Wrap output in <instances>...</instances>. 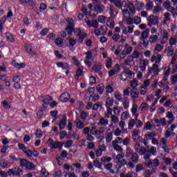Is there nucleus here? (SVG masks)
<instances>
[{
  "instance_id": "nucleus-1",
  "label": "nucleus",
  "mask_w": 177,
  "mask_h": 177,
  "mask_svg": "<svg viewBox=\"0 0 177 177\" xmlns=\"http://www.w3.org/2000/svg\"><path fill=\"white\" fill-rule=\"evenodd\" d=\"M122 142L123 140L121 138L117 137L115 140L112 142V147L114 149V150H116L117 151H123L124 149H122V147H121V146L119 145H121Z\"/></svg>"
},
{
  "instance_id": "nucleus-2",
  "label": "nucleus",
  "mask_w": 177,
  "mask_h": 177,
  "mask_svg": "<svg viewBox=\"0 0 177 177\" xmlns=\"http://www.w3.org/2000/svg\"><path fill=\"white\" fill-rule=\"evenodd\" d=\"M160 71H161V69L158 68V65L157 64H153L152 67L148 68L147 75H151V74H153L152 77H154L156 75H158Z\"/></svg>"
},
{
  "instance_id": "nucleus-3",
  "label": "nucleus",
  "mask_w": 177,
  "mask_h": 177,
  "mask_svg": "<svg viewBox=\"0 0 177 177\" xmlns=\"http://www.w3.org/2000/svg\"><path fill=\"white\" fill-rule=\"evenodd\" d=\"M147 20L149 27H151L152 26H158V17L156 15H151L148 17Z\"/></svg>"
},
{
  "instance_id": "nucleus-4",
  "label": "nucleus",
  "mask_w": 177,
  "mask_h": 177,
  "mask_svg": "<svg viewBox=\"0 0 177 177\" xmlns=\"http://www.w3.org/2000/svg\"><path fill=\"white\" fill-rule=\"evenodd\" d=\"M130 95L133 103H136V102H138V99H139V91L136 88H131Z\"/></svg>"
},
{
  "instance_id": "nucleus-5",
  "label": "nucleus",
  "mask_w": 177,
  "mask_h": 177,
  "mask_svg": "<svg viewBox=\"0 0 177 177\" xmlns=\"http://www.w3.org/2000/svg\"><path fill=\"white\" fill-rule=\"evenodd\" d=\"M8 175L12 176V175H15V176H20V175H23V169L19 167H15L12 169L8 170Z\"/></svg>"
},
{
  "instance_id": "nucleus-6",
  "label": "nucleus",
  "mask_w": 177,
  "mask_h": 177,
  "mask_svg": "<svg viewBox=\"0 0 177 177\" xmlns=\"http://www.w3.org/2000/svg\"><path fill=\"white\" fill-rule=\"evenodd\" d=\"M74 34L76 35V37H79V39L81 40V42L84 41V39L86 38V37L88 35L86 33L82 32L80 29L75 28L73 30Z\"/></svg>"
},
{
  "instance_id": "nucleus-7",
  "label": "nucleus",
  "mask_w": 177,
  "mask_h": 177,
  "mask_svg": "<svg viewBox=\"0 0 177 177\" xmlns=\"http://www.w3.org/2000/svg\"><path fill=\"white\" fill-rule=\"evenodd\" d=\"M84 21L87 24L88 27H93V28H97L99 27V22H97V20L96 19H93L91 22V20H89L88 18H86Z\"/></svg>"
},
{
  "instance_id": "nucleus-8",
  "label": "nucleus",
  "mask_w": 177,
  "mask_h": 177,
  "mask_svg": "<svg viewBox=\"0 0 177 177\" xmlns=\"http://www.w3.org/2000/svg\"><path fill=\"white\" fill-rule=\"evenodd\" d=\"M94 33L96 37H99V35H106V34H107L106 26H102L100 29H95Z\"/></svg>"
},
{
  "instance_id": "nucleus-9",
  "label": "nucleus",
  "mask_w": 177,
  "mask_h": 177,
  "mask_svg": "<svg viewBox=\"0 0 177 177\" xmlns=\"http://www.w3.org/2000/svg\"><path fill=\"white\" fill-rule=\"evenodd\" d=\"M71 97L68 93H64L59 96V100L63 103H66V102H68V100Z\"/></svg>"
},
{
  "instance_id": "nucleus-10",
  "label": "nucleus",
  "mask_w": 177,
  "mask_h": 177,
  "mask_svg": "<svg viewBox=\"0 0 177 177\" xmlns=\"http://www.w3.org/2000/svg\"><path fill=\"white\" fill-rule=\"evenodd\" d=\"M104 9H106V7H104V6L100 3L94 6V10L97 13H102Z\"/></svg>"
},
{
  "instance_id": "nucleus-11",
  "label": "nucleus",
  "mask_w": 177,
  "mask_h": 177,
  "mask_svg": "<svg viewBox=\"0 0 177 177\" xmlns=\"http://www.w3.org/2000/svg\"><path fill=\"white\" fill-rule=\"evenodd\" d=\"M18 147H19L20 150L23 151L24 153H25V154L30 155V149H28L27 147H26L24 144H21V143L18 144Z\"/></svg>"
},
{
  "instance_id": "nucleus-12",
  "label": "nucleus",
  "mask_w": 177,
  "mask_h": 177,
  "mask_svg": "<svg viewBox=\"0 0 177 177\" xmlns=\"http://www.w3.org/2000/svg\"><path fill=\"white\" fill-rule=\"evenodd\" d=\"M110 2L113 3L116 8L119 9H122V5H124V1L121 2V0H110Z\"/></svg>"
},
{
  "instance_id": "nucleus-13",
  "label": "nucleus",
  "mask_w": 177,
  "mask_h": 177,
  "mask_svg": "<svg viewBox=\"0 0 177 177\" xmlns=\"http://www.w3.org/2000/svg\"><path fill=\"white\" fill-rule=\"evenodd\" d=\"M167 41H168V32H167V30H165L162 34V38L160 41V44H162V45H165V44H167Z\"/></svg>"
},
{
  "instance_id": "nucleus-14",
  "label": "nucleus",
  "mask_w": 177,
  "mask_h": 177,
  "mask_svg": "<svg viewBox=\"0 0 177 177\" xmlns=\"http://www.w3.org/2000/svg\"><path fill=\"white\" fill-rule=\"evenodd\" d=\"M149 32H150V30L149 29H146L141 33V37H140V41H142L143 39H147V38L149 37Z\"/></svg>"
},
{
  "instance_id": "nucleus-15",
  "label": "nucleus",
  "mask_w": 177,
  "mask_h": 177,
  "mask_svg": "<svg viewBox=\"0 0 177 177\" xmlns=\"http://www.w3.org/2000/svg\"><path fill=\"white\" fill-rule=\"evenodd\" d=\"M131 159L132 162L134 164H138V161H139V155L136 152H134L132 153Z\"/></svg>"
},
{
  "instance_id": "nucleus-16",
  "label": "nucleus",
  "mask_w": 177,
  "mask_h": 177,
  "mask_svg": "<svg viewBox=\"0 0 177 177\" xmlns=\"http://www.w3.org/2000/svg\"><path fill=\"white\" fill-rule=\"evenodd\" d=\"M67 124V118H64L62 119V120L59 122V129H64L66 127V124Z\"/></svg>"
},
{
  "instance_id": "nucleus-17",
  "label": "nucleus",
  "mask_w": 177,
  "mask_h": 177,
  "mask_svg": "<svg viewBox=\"0 0 177 177\" xmlns=\"http://www.w3.org/2000/svg\"><path fill=\"white\" fill-rule=\"evenodd\" d=\"M57 67H62L63 70H68L70 68V65L67 63H63V62H58L57 63Z\"/></svg>"
},
{
  "instance_id": "nucleus-18",
  "label": "nucleus",
  "mask_w": 177,
  "mask_h": 177,
  "mask_svg": "<svg viewBox=\"0 0 177 177\" xmlns=\"http://www.w3.org/2000/svg\"><path fill=\"white\" fill-rule=\"evenodd\" d=\"M114 104V100L113 98L108 97L106 98L105 106L106 108H110Z\"/></svg>"
},
{
  "instance_id": "nucleus-19",
  "label": "nucleus",
  "mask_w": 177,
  "mask_h": 177,
  "mask_svg": "<svg viewBox=\"0 0 177 177\" xmlns=\"http://www.w3.org/2000/svg\"><path fill=\"white\" fill-rule=\"evenodd\" d=\"M30 153H29V155L26 154L27 157H28L30 160L32 158V156H34V157H38V156L39 155L38 151H37L36 150H33V151L30 150Z\"/></svg>"
},
{
  "instance_id": "nucleus-20",
  "label": "nucleus",
  "mask_w": 177,
  "mask_h": 177,
  "mask_svg": "<svg viewBox=\"0 0 177 177\" xmlns=\"http://www.w3.org/2000/svg\"><path fill=\"white\" fill-rule=\"evenodd\" d=\"M12 66H14V67H16V68L20 69V68H24L26 67V64L24 63L19 64L16 62V61H13Z\"/></svg>"
},
{
  "instance_id": "nucleus-21",
  "label": "nucleus",
  "mask_w": 177,
  "mask_h": 177,
  "mask_svg": "<svg viewBox=\"0 0 177 177\" xmlns=\"http://www.w3.org/2000/svg\"><path fill=\"white\" fill-rule=\"evenodd\" d=\"M12 66H14V67H16V68L20 69V68H24L26 67V64L24 63L19 64L16 62V61H13Z\"/></svg>"
},
{
  "instance_id": "nucleus-22",
  "label": "nucleus",
  "mask_w": 177,
  "mask_h": 177,
  "mask_svg": "<svg viewBox=\"0 0 177 177\" xmlns=\"http://www.w3.org/2000/svg\"><path fill=\"white\" fill-rule=\"evenodd\" d=\"M126 164H127V160L125 159L118 160L117 161V166L118 167V169H120L123 167V165H126Z\"/></svg>"
},
{
  "instance_id": "nucleus-23",
  "label": "nucleus",
  "mask_w": 177,
  "mask_h": 177,
  "mask_svg": "<svg viewBox=\"0 0 177 177\" xmlns=\"http://www.w3.org/2000/svg\"><path fill=\"white\" fill-rule=\"evenodd\" d=\"M130 57H131L132 61L133 62V59H139V57H140V53L136 50L133 52L131 55H130Z\"/></svg>"
},
{
  "instance_id": "nucleus-24",
  "label": "nucleus",
  "mask_w": 177,
  "mask_h": 177,
  "mask_svg": "<svg viewBox=\"0 0 177 177\" xmlns=\"http://www.w3.org/2000/svg\"><path fill=\"white\" fill-rule=\"evenodd\" d=\"M123 32L124 34H132V32H133V26H128L124 28Z\"/></svg>"
},
{
  "instance_id": "nucleus-25",
  "label": "nucleus",
  "mask_w": 177,
  "mask_h": 177,
  "mask_svg": "<svg viewBox=\"0 0 177 177\" xmlns=\"http://www.w3.org/2000/svg\"><path fill=\"white\" fill-rule=\"evenodd\" d=\"M75 124H76L77 129H82L85 127V124H84L81 120L75 121Z\"/></svg>"
},
{
  "instance_id": "nucleus-26",
  "label": "nucleus",
  "mask_w": 177,
  "mask_h": 177,
  "mask_svg": "<svg viewBox=\"0 0 177 177\" xmlns=\"http://www.w3.org/2000/svg\"><path fill=\"white\" fill-rule=\"evenodd\" d=\"M96 89L98 93H100V95H102L103 93V91H104V84H98L96 87Z\"/></svg>"
},
{
  "instance_id": "nucleus-27",
  "label": "nucleus",
  "mask_w": 177,
  "mask_h": 177,
  "mask_svg": "<svg viewBox=\"0 0 177 177\" xmlns=\"http://www.w3.org/2000/svg\"><path fill=\"white\" fill-rule=\"evenodd\" d=\"M98 125H102L104 127H107V125H109V120L104 119V118H100Z\"/></svg>"
},
{
  "instance_id": "nucleus-28",
  "label": "nucleus",
  "mask_w": 177,
  "mask_h": 177,
  "mask_svg": "<svg viewBox=\"0 0 177 177\" xmlns=\"http://www.w3.org/2000/svg\"><path fill=\"white\" fill-rule=\"evenodd\" d=\"M42 98L43 103H45L46 104H49V102L52 100V97L50 95L43 96Z\"/></svg>"
},
{
  "instance_id": "nucleus-29",
  "label": "nucleus",
  "mask_w": 177,
  "mask_h": 177,
  "mask_svg": "<svg viewBox=\"0 0 177 177\" xmlns=\"http://www.w3.org/2000/svg\"><path fill=\"white\" fill-rule=\"evenodd\" d=\"M35 165H34V163L28 161V163L26 164V168L28 170L32 171L35 169Z\"/></svg>"
},
{
  "instance_id": "nucleus-30",
  "label": "nucleus",
  "mask_w": 177,
  "mask_h": 177,
  "mask_svg": "<svg viewBox=\"0 0 177 177\" xmlns=\"http://www.w3.org/2000/svg\"><path fill=\"white\" fill-rule=\"evenodd\" d=\"M74 26H67L66 27V31H67L68 35H71L74 32Z\"/></svg>"
},
{
  "instance_id": "nucleus-31",
  "label": "nucleus",
  "mask_w": 177,
  "mask_h": 177,
  "mask_svg": "<svg viewBox=\"0 0 177 177\" xmlns=\"http://www.w3.org/2000/svg\"><path fill=\"white\" fill-rule=\"evenodd\" d=\"M122 105L124 106V109H125V110L128 109V107H129V100L128 97H125L124 98V102L122 103Z\"/></svg>"
},
{
  "instance_id": "nucleus-32",
  "label": "nucleus",
  "mask_w": 177,
  "mask_h": 177,
  "mask_svg": "<svg viewBox=\"0 0 177 177\" xmlns=\"http://www.w3.org/2000/svg\"><path fill=\"white\" fill-rule=\"evenodd\" d=\"M133 150L131 149V147H127L126 149V157L127 158L131 156L132 154H133Z\"/></svg>"
},
{
  "instance_id": "nucleus-33",
  "label": "nucleus",
  "mask_w": 177,
  "mask_h": 177,
  "mask_svg": "<svg viewBox=\"0 0 177 177\" xmlns=\"http://www.w3.org/2000/svg\"><path fill=\"white\" fill-rule=\"evenodd\" d=\"M113 140V132H109L106 133V142L107 143H110Z\"/></svg>"
},
{
  "instance_id": "nucleus-34",
  "label": "nucleus",
  "mask_w": 177,
  "mask_h": 177,
  "mask_svg": "<svg viewBox=\"0 0 177 177\" xmlns=\"http://www.w3.org/2000/svg\"><path fill=\"white\" fill-rule=\"evenodd\" d=\"M26 48L28 53H29L30 55H32V56H34L36 55L35 52H32V46H31V45L26 46Z\"/></svg>"
},
{
  "instance_id": "nucleus-35",
  "label": "nucleus",
  "mask_w": 177,
  "mask_h": 177,
  "mask_svg": "<svg viewBox=\"0 0 177 177\" xmlns=\"http://www.w3.org/2000/svg\"><path fill=\"white\" fill-rule=\"evenodd\" d=\"M157 39H158V36L153 35L149 37V42L151 44H155V42H157Z\"/></svg>"
},
{
  "instance_id": "nucleus-36",
  "label": "nucleus",
  "mask_w": 177,
  "mask_h": 177,
  "mask_svg": "<svg viewBox=\"0 0 177 177\" xmlns=\"http://www.w3.org/2000/svg\"><path fill=\"white\" fill-rule=\"evenodd\" d=\"M82 75V69L81 68H78L77 71H76V75H75V80H78L80 77Z\"/></svg>"
},
{
  "instance_id": "nucleus-37",
  "label": "nucleus",
  "mask_w": 177,
  "mask_h": 177,
  "mask_svg": "<svg viewBox=\"0 0 177 177\" xmlns=\"http://www.w3.org/2000/svg\"><path fill=\"white\" fill-rule=\"evenodd\" d=\"M139 132H140V130H139V129H136L133 131L132 138H133V140H136V138L139 136Z\"/></svg>"
},
{
  "instance_id": "nucleus-38",
  "label": "nucleus",
  "mask_w": 177,
  "mask_h": 177,
  "mask_svg": "<svg viewBox=\"0 0 177 177\" xmlns=\"http://www.w3.org/2000/svg\"><path fill=\"white\" fill-rule=\"evenodd\" d=\"M137 111H138V104H136V103H133L131 109V113L133 115H136Z\"/></svg>"
},
{
  "instance_id": "nucleus-39",
  "label": "nucleus",
  "mask_w": 177,
  "mask_h": 177,
  "mask_svg": "<svg viewBox=\"0 0 177 177\" xmlns=\"http://www.w3.org/2000/svg\"><path fill=\"white\" fill-rule=\"evenodd\" d=\"M174 46H169L167 48V56H172L174 55Z\"/></svg>"
},
{
  "instance_id": "nucleus-40",
  "label": "nucleus",
  "mask_w": 177,
  "mask_h": 177,
  "mask_svg": "<svg viewBox=\"0 0 177 177\" xmlns=\"http://www.w3.org/2000/svg\"><path fill=\"white\" fill-rule=\"evenodd\" d=\"M6 37L8 41V42H15V37L10 35V33H6Z\"/></svg>"
},
{
  "instance_id": "nucleus-41",
  "label": "nucleus",
  "mask_w": 177,
  "mask_h": 177,
  "mask_svg": "<svg viewBox=\"0 0 177 177\" xmlns=\"http://www.w3.org/2000/svg\"><path fill=\"white\" fill-rule=\"evenodd\" d=\"M137 153H138V154L140 156H143V154H146V153H147V150H146V148L141 147Z\"/></svg>"
},
{
  "instance_id": "nucleus-42",
  "label": "nucleus",
  "mask_w": 177,
  "mask_h": 177,
  "mask_svg": "<svg viewBox=\"0 0 177 177\" xmlns=\"http://www.w3.org/2000/svg\"><path fill=\"white\" fill-rule=\"evenodd\" d=\"M102 106H103V102H97L93 105V110L97 111V109H99V107H102Z\"/></svg>"
},
{
  "instance_id": "nucleus-43",
  "label": "nucleus",
  "mask_w": 177,
  "mask_h": 177,
  "mask_svg": "<svg viewBox=\"0 0 177 177\" xmlns=\"http://www.w3.org/2000/svg\"><path fill=\"white\" fill-rule=\"evenodd\" d=\"M112 64H113V62L111 61V58L108 57L106 59V68H111Z\"/></svg>"
},
{
  "instance_id": "nucleus-44",
  "label": "nucleus",
  "mask_w": 177,
  "mask_h": 177,
  "mask_svg": "<svg viewBox=\"0 0 177 177\" xmlns=\"http://www.w3.org/2000/svg\"><path fill=\"white\" fill-rule=\"evenodd\" d=\"M88 117V113L85 111H82L80 113V118L82 120V121H85L86 120V118Z\"/></svg>"
},
{
  "instance_id": "nucleus-45",
  "label": "nucleus",
  "mask_w": 177,
  "mask_h": 177,
  "mask_svg": "<svg viewBox=\"0 0 177 177\" xmlns=\"http://www.w3.org/2000/svg\"><path fill=\"white\" fill-rule=\"evenodd\" d=\"M93 165L96 168H99V169H102V163L97 160L93 161Z\"/></svg>"
},
{
  "instance_id": "nucleus-46",
  "label": "nucleus",
  "mask_w": 177,
  "mask_h": 177,
  "mask_svg": "<svg viewBox=\"0 0 177 177\" xmlns=\"http://www.w3.org/2000/svg\"><path fill=\"white\" fill-rule=\"evenodd\" d=\"M138 85V80H133L130 82V86H131L132 89H133L134 88H136Z\"/></svg>"
},
{
  "instance_id": "nucleus-47",
  "label": "nucleus",
  "mask_w": 177,
  "mask_h": 177,
  "mask_svg": "<svg viewBox=\"0 0 177 177\" xmlns=\"http://www.w3.org/2000/svg\"><path fill=\"white\" fill-rule=\"evenodd\" d=\"M136 124L137 128H140L143 125V122L138 119V116H136Z\"/></svg>"
},
{
  "instance_id": "nucleus-48",
  "label": "nucleus",
  "mask_w": 177,
  "mask_h": 177,
  "mask_svg": "<svg viewBox=\"0 0 177 177\" xmlns=\"http://www.w3.org/2000/svg\"><path fill=\"white\" fill-rule=\"evenodd\" d=\"M111 157L104 156L101 158V162H110Z\"/></svg>"
},
{
  "instance_id": "nucleus-49",
  "label": "nucleus",
  "mask_w": 177,
  "mask_h": 177,
  "mask_svg": "<svg viewBox=\"0 0 177 177\" xmlns=\"http://www.w3.org/2000/svg\"><path fill=\"white\" fill-rule=\"evenodd\" d=\"M132 62V57L129 55L127 59H125L124 62H123V64H124V66H128V64H129V63Z\"/></svg>"
},
{
  "instance_id": "nucleus-50",
  "label": "nucleus",
  "mask_w": 177,
  "mask_h": 177,
  "mask_svg": "<svg viewBox=\"0 0 177 177\" xmlns=\"http://www.w3.org/2000/svg\"><path fill=\"white\" fill-rule=\"evenodd\" d=\"M120 34L118 33H114L112 37V39L115 42H118V39H120Z\"/></svg>"
},
{
  "instance_id": "nucleus-51",
  "label": "nucleus",
  "mask_w": 177,
  "mask_h": 177,
  "mask_svg": "<svg viewBox=\"0 0 177 177\" xmlns=\"http://www.w3.org/2000/svg\"><path fill=\"white\" fill-rule=\"evenodd\" d=\"M143 165L142 164H138L136 167V172H140V171H143Z\"/></svg>"
},
{
  "instance_id": "nucleus-52",
  "label": "nucleus",
  "mask_w": 177,
  "mask_h": 177,
  "mask_svg": "<svg viewBox=\"0 0 177 177\" xmlns=\"http://www.w3.org/2000/svg\"><path fill=\"white\" fill-rule=\"evenodd\" d=\"M122 45H119L116 50H115V55H116V56H118V55H120V53L121 52V50H122Z\"/></svg>"
},
{
  "instance_id": "nucleus-53",
  "label": "nucleus",
  "mask_w": 177,
  "mask_h": 177,
  "mask_svg": "<svg viewBox=\"0 0 177 177\" xmlns=\"http://www.w3.org/2000/svg\"><path fill=\"white\" fill-rule=\"evenodd\" d=\"M98 132H99V131L95 127H93L90 131V133H91V135H94V136L97 135Z\"/></svg>"
},
{
  "instance_id": "nucleus-54",
  "label": "nucleus",
  "mask_w": 177,
  "mask_h": 177,
  "mask_svg": "<svg viewBox=\"0 0 177 177\" xmlns=\"http://www.w3.org/2000/svg\"><path fill=\"white\" fill-rule=\"evenodd\" d=\"M135 124H136V121H135L133 119H131L129 122V129H132Z\"/></svg>"
},
{
  "instance_id": "nucleus-55",
  "label": "nucleus",
  "mask_w": 177,
  "mask_h": 177,
  "mask_svg": "<svg viewBox=\"0 0 177 177\" xmlns=\"http://www.w3.org/2000/svg\"><path fill=\"white\" fill-rule=\"evenodd\" d=\"M20 165L21 167H26L27 166V164L28 162V160H26V159H20Z\"/></svg>"
},
{
  "instance_id": "nucleus-56",
  "label": "nucleus",
  "mask_w": 177,
  "mask_h": 177,
  "mask_svg": "<svg viewBox=\"0 0 177 177\" xmlns=\"http://www.w3.org/2000/svg\"><path fill=\"white\" fill-rule=\"evenodd\" d=\"M155 173H156V170H154V169H152L151 171H150V170H147L145 171V177H150L151 174H155Z\"/></svg>"
},
{
  "instance_id": "nucleus-57",
  "label": "nucleus",
  "mask_w": 177,
  "mask_h": 177,
  "mask_svg": "<svg viewBox=\"0 0 177 177\" xmlns=\"http://www.w3.org/2000/svg\"><path fill=\"white\" fill-rule=\"evenodd\" d=\"M106 26L110 28H114V21L113 20H108L106 22Z\"/></svg>"
},
{
  "instance_id": "nucleus-58",
  "label": "nucleus",
  "mask_w": 177,
  "mask_h": 177,
  "mask_svg": "<svg viewBox=\"0 0 177 177\" xmlns=\"http://www.w3.org/2000/svg\"><path fill=\"white\" fill-rule=\"evenodd\" d=\"M163 8H165V9H169V8H171V2L169 1V0H167L163 3Z\"/></svg>"
},
{
  "instance_id": "nucleus-59",
  "label": "nucleus",
  "mask_w": 177,
  "mask_h": 177,
  "mask_svg": "<svg viewBox=\"0 0 177 177\" xmlns=\"http://www.w3.org/2000/svg\"><path fill=\"white\" fill-rule=\"evenodd\" d=\"M120 177H133V175H132V173L131 172H129L127 174H125V173L124 172H122L120 173Z\"/></svg>"
},
{
  "instance_id": "nucleus-60",
  "label": "nucleus",
  "mask_w": 177,
  "mask_h": 177,
  "mask_svg": "<svg viewBox=\"0 0 177 177\" xmlns=\"http://www.w3.org/2000/svg\"><path fill=\"white\" fill-rule=\"evenodd\" d=\"M153 2L149 1L146 6L147 10H151L153 9Z\"/></svg>"
},
{
  "instance_id": "nucleus-61",
  "label": "nucleus",
  "mask_w": 177,
  "mask_h": 177,
  "mask_svg": "<svg viewBox=\"0 0 177 177\" xmlns=\"http://www.w3.org/2000/svg\"><path fill=\"white\" fill-rule=\"evenodd\" d=\"M93 70H94L95 73H97L102 70V67L100 66V65H94L93 66Z\"/></svg>"
},
{
  "instance_id": "nucleus-62",
  "label": "nucleus",
  "mask_w": 177,
  "mask_h": 177,
  "mask_svg": "<svg viewBox=\"0 0 177 177\" xmlns=\"http://www.w3.org/2000/svg\"><path fill=\"white\" fill-rule=\"evenodd\" d=\"M171 82L172 85H175L176 82H177V74L171 76Z\"/></svg>"
},
{
  "instance_id": "nucleus-63",
  "label": "nucleus",
  "mask_w": 177,
  "mask_h": 177,
  "mask_svg": "<svg viewBox=\"0 0 177 177\" xmlns=\"http://www.w3.org/2000/svg\"><path fill=\"white\" fill-rule=\"evenodd\" d=\"M154 136H156V133H147L145 135L146 139H151V138H154Z\"/></svg>"
},
{
  "instance_id": "nucleus-64",
  "label": "nucleus",
  "mask_w": 177,
  "mask_h": 177,
  "mask_svg": "<svg viewBox=\"0 0 177 177\" xmlns=\"http://www.w3.org/2000/svg\"><path fill=\"white\" fill-rule=\"evenodd\" d=\"M133 20L136 24H140V22L142 21L140 17L138 16L134 17Z\"/></svg>"
}]
</instances>
